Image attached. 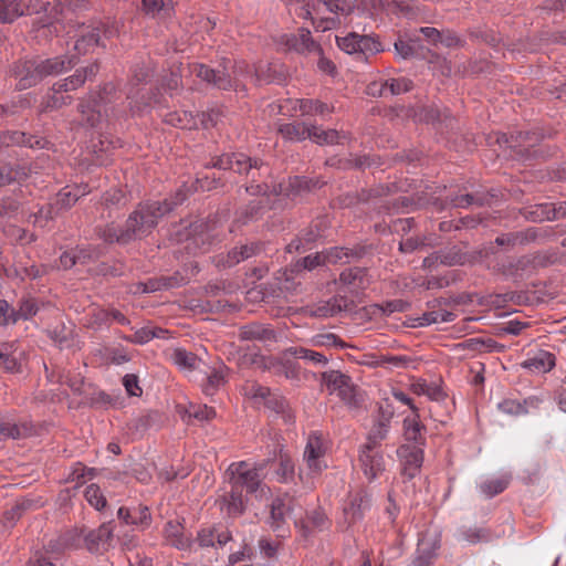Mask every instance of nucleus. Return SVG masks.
<instances>
[{
	"instance_id": "20e7f679",
	"label": "nucleus",
	"mask_w": 566,
	"mask_h": 566,
	"mask_svg": "<svg viewBox=\"0 0 566 566\" xmlns=\"http://www.w3.org/2000/svg\"><path fill=\"white\" fill-rule=\"evenodd\" d=\"M397 115L412 119L415 123L432 124L436 128L453 129L455 119L449 109H440L436 105L400 106Z\"/></svg>"
},
{
	"instance_id": "5701e85b",
	"label": "nucleus",
	"mask_w": 566,
	"mask_h": 566,
	"mask_svg": "<svg viewBox=\"0 0 566 566\" xmlns=\"http://www.w3.org/2000/svg\"><path fill=\"white\" fill-rule=\"evenodd\" d=\"M324 454L323 442L319 434L316 432L308 436L307 444L305 448L304 457L308 468L314 472H321L322 465L319 458Z\"/></svg>"
},
{
	"instance_id": "f8f14e48",
	"label": "nucleus",
	"mask_w": 566,
	"mask_h": 566,
	"mask_svg": "<svg viewBox=\"0 0 566 566\" xmlns=\"http://www.w3.org/2000/svg\"><path fill=\"white\" fill-rule=\"evenodd\" d=\"M113 538V527L111 523H104L84 537L85 547L92 554L102 555L112 547Z\"/></svg>"
},
{
	"instance_id": "412c9836",
	"label": "nucleus",
	"mask_w": 566,
	"mask_h": 566,
	"mask_svg": "<svg viewBox=\"0 0 566 566\" xmlns=\"http://www.w3.org/2000/svg\"><path fill=\"white\" fill-rule=\"evenodd\" d=\"M239 338L241 340H258L262 343L276 342V333L269 325L253 322L243 325L239 329Z\"/></svg>"
},
{
	"instance_id": "6e6d98bb",
	"label": "nucleus",
	"mask_w": 566,
	"mask_h": 566,
	"mask_svg": "<svg viewBox=\"0 0 566 566\" xmlns=\"http://www.w3.org/2000/svg\"><path fill=\"white\" fill-rule=\"evenodd\" d=\"M409 207H416V208H423L426 207V202H423V197L420 195H416L412 197H399L391 201L390 203L384 206V208L388 211L395 210L398 211L399 209L409 208Z\"/></svg>"
},
{
	"instance_id": "7c9ffc66",
	"label": "nucleus",
	"mask_w": 566,
	"mask_h": 566,
	"mask_svg": "<svg viewBox=\"0 0 566 566\" xmlns=\"http://www.w3.org/2000/svg\"><path fill=\"white\" fill-rule=\"evenodd\" d=\"M166 538L170 541L171 545L179 549L189 547V537L184 535V525L178 521H169L165 526Z\"/></svg>"
},
{
	"instance_id": "f704fd0d",
	"label": "nucleus",
	"mask_w": 566,
	"mask_h": 566,
	"mask_svg": "<svg viewBox=\"0 0 566 566\" xmlns=\"http://www.w3.org/2000/svg\"><path fill=\"white\" fill-rule=\"evenodd\" d=\"M284 356H291L297 359H305L313 363L314 365H326L328 363V358L324 354L301 346L287 348L284 352Z\"/></svg>"
},
{
	"instance_id": "39448f33",
	"label": "nucleus",
	"mask_w": 566,
	"mask_h": 566,
	"mask_svg": "<svg viewBox=\"0 0 566 566\" xmlns=\"http://www.w3.org/2000/svg\"><path fill=\"white\" fill-rule=\"evenodd\" d=\"M46 10L40 0H0V22L12 23L22 15H31Z\"/></svg>"
},
{
	"instance_id": "dca6fc26",
	"label": "nucleus",
	"mask_w": 566,
	"mask_h": 566,
	"mask_svg": "<svg viewBox=\"0 0 566 566\" xmlns=\"http://www.w3.org/2000/svg\"><path fill=\"white\" fill-rule=\"evenodd\" d=\"M77 111L81 115V123L90 127L98 126L104 117L103 106H99L95 95H85L80 98Z\"/></svg>"
},
{
	"instance_id": "7ed1b4c3",
	"label": "nucleus",
	"mask_w": 566,
	"mask_h": 566,
	"mask_svg": "<svg viewBox=\"0 0 566 566\" xmlns=\"http://www.w3.org/2000/svg\"><path fill=\"white\" fill-rule=\"evenodd\" d=\"M543 136L535 132H516L510 136L502 134L497 136L496 143L506 144L512 149V157L532 161L545 159L549 156L547 147L541 144Z\"/></svg>"
},
{
	"instance_id": "0e129e2a",
	"label": "nucleus",
	"mask_w": 566,
	"mask_h": 566,
	"mask_svg": "<svg viewBox=\"0 0 566 566\" xmlns=\"http://www.w3.org/2000/svg\"><path fill=\"white\" fill-rule=\"evenodd\" d=\"M373 307L381 311L385 315H390L395 312H406L410 307V303L403 300L387 301L382 304H375Z\"/></svg>"
},
{
	"instance_id": "58836bf2",
	"label": "nucleus",
	"mask_w": 566,
	"mask_h": 566,
	"mask_svg": "<svg viewBox=\"0 0 566 566\" xmlns=\"http://www.w3.org/2000/svg\"><path fill=\"white\" fill-rule=\"evenodd\" d=\"M338 163L343 164L339 166L343 169L358 170H365L371 166H380L382 164L380 157L374 155H363L355 158H346L345 160H339Z\"/></svg>"
},
{
	"instance_id": "473e14b6",
	"label": "nucleus",
	"mask_w": 566,
	"mask_h": 566,
	"mask_svg": "<svg viewBox=\"0 0 566 566\" xmlns=\"http://www.w3.org/2000/svg\"><path fill=\"white\" fill-rule=\"evenodd\" d=\"M520 214L527 221L542 222L544 220H553L552 203H538L520 209Z\"/></svg>"
},
{
	"instance_id": "c756f323",
	"label": "nucleus",
	"mask_w": 566,
	"mask_h": 566,
	"mask_svg": "<svg viewBox=\"0 0 566 566\" xmlns=\"http://www.w3.org/2000/svg\"><path fill=\"white\" fill-rule=\"evenodd\" d=\"M118 517L123 520L126 524L144 526H148L151 520L149 509L143 505H139L133 511L126 507H120L118 510Z\"/></svg>"
},
{
	"instance_id": "13d9d810",
	"label": "nucleus",
	"mask_w": 566,
	"mask_h": 566,
	"mask_svg": "<svg viewBox=\"0 0 566 566\" xmlns=\"http://www.w3.org/2000/svg\"><path fill=\"white\" fill-rule=\"evenodd\" d=\"M388 423L378 421L370 430L367 443L364 446L367 450L373 451L377 446H379L380 441L386 439L388 433Z\"/></svg>"
},
{
	"instance_id": "4d7b16f0",
	"label": "nucleus",
	"mask_w": 566,
	"mask_h": 566,
	"mask_svg": "<svg viewBox=\"0 0 566 566\" xmlns=\"http://www.w3.org/2000/svg\"><path fill=\"white\" fill-rule=\"evenodd\" d=\"M8 344L0 345V367L7 373H21V364L9 352Z\"/></svg>"
},
{
	"instance_id": "c9c22d12",
	"label": "nucleus",
	"mask_w": 566,
	"mask_h": 566,
	"mask_svg": "<svg viewBox=\"0 0 566 566\" xmlns=\"http://www.w3.org/2000/svg\"><path fill=\"white\" fill-rule=\"evenodd\" d=\"M455 315L452 312L438 310L423 313L421 316L413 318L412 327L428 326L438 322H452Z\"/></svg>"
},
{
	"instance_id": "6e6552de",
	"label": "nucleus",
	"mask_w": 566,
	"mask_h": 566,
	"mask_svg": "<svg viewBox=\"0 0 566 566\" xmlns=\"http://www.w3.org/2000/svg\"><path fill=\"white\" fill-rule=\"evenodd\" d=\"M9 75L15 81V88L19 91L28 90L40 83L35 59L13 62Z\"/></svg>"
},
{
	"instance_id": "09e8293b",
	"label": "nucleus",
	"mask_w": 566,
	"mask_h": 566,
	"mask_svg": "<svg viewBox=\"0 0 566 566\" xmlns=\"http://www.w3.org/2000/svg\"><path fill=\"white\" fill-rule=\"evenodd\" d=\"M358 59L360 61H366L368 54H376L384 51L379 40L374 36L360 35V40H358Z\"/></svg>"
},
{
	"instance_id": "8fccbe9b",
	"label": "nucleus",
	"mask_w": 566,
	"mask_h": 566,
	"mask_svg": "<svg viewBox=\"0 0 566 566\" xmlns=\"http://www.w3.org/2000/svg\"><path fill=\"white\" fill-rule=\"evenodd\" d=\"M310 139L318 145H334L339 143V132L336 129L324 130L315 125H311Z\"/></svg>"
},
{
	"instance_id": "864d4df0",
	"label": "nucleus",
	"mask_w": 566,
	"mask_h": 566,
	"mask_svg": "<svg viewBox=\"0 0 566 566\" xmlns=\"http://www.w3.org/2000/svg\"><path fill=\"white\" fill-rule=\"evenodd\" d=\"M348 380L349 376L339 370H329L322 374V381L331 392L339 391Z\"/></svg>"
},
{
	"instance_id": "4c0bfd02",
	"label": "nucleus",
	"mask_w": 566,
	"mask_h": 566,
	"mask_svg": "<svg viewBox=\"0 0 566 566\" xmlns=\"http://www.w3.org/2000/svg\"><path fill=\"white\" fill-rule=\"evenodd\" d=\"M264 207L265 203L262 199L251 200L237 212V220L243 224L256 220L262 216Z\"/></svg>"
},
{
	"instance_id": "79ce46f5",
	"label": "nucleus",
	"mask_w": 566,
	"mask_h": 566,
	"mask_svg": "<svg viewBox=\"0 0 566 566\" xmlns=\"http://www.w3.org/2000/svg\"><path fill=\"white\" fill-rule=\"evenodd\" d=\"M264 405L272 411L276 413H281L283 418L292 422L294 419L293 413L291 412L290 405L285 397L271 392L268 399L265 400Z\"/></svg>"
},
{
	"instance_id": "4be33fe9",
	"label": "nucleus",
	"mask_w": 566,
	"mask_h": 566,
	"mask_svg": "<svg viewBox=\"0 0 566 566\" xmlns=\"http://www.w3.org/2000/svg\"><path fill=\"white\" fill-rule=\"evenodd\" d=\"M326 185V181L321 178H308L305 176H294L289 178L285 188L286 196H302L315 189H321Z\"/></svg>"
},
{
	"instance_id": "6ab92c4d",
	"label": "nucleus",
	"mask_w": 566,
	"mask_h": 566,
	"mask_svg": "<svg viewBox=\"0 0 566 566\" xmlns=\"http://www.w3.org/2000/svg\"><path fill=\"white\" fill-rule=\"evenodd\" d=\"M289 49L296 51L301 54L315 53L322 55L323 48L317 43L306 28L298 29V34H292L286 39Z\"/></svg>"
},
{
	"instance_id": "ea45409f",
	"label": "nucleus",
	"mask_w": 566,
	"mask_h": 566,
	"mask_svg": "<svg viewBox=\"0 0 566 566\" xmlns=\"http://www.w3.org/2000/svg\"><path fill=\"white\" fill-rule=\"evenodd\" d=\"M311 125L305 123H287L280 126V133L287 139L291 140H304L310 138Z\"/></svg>"
},
{
	"instance_id": "37998d69",
	"label": "nucleus",
	"mask_w": 566,
	"mask_h": 566,
	"mask_svg": "<svg viewBox=\"0 0 566 566\" xmlns=\"http://www.w3.org/2000/svg\"><path fill=\"white\" fill-rule=\"evenodd\" d=\"M292 502L291 499H275L271 504V518L272 524L275 527H279L285 520L286 516H291L292 511L290 503Z\"/></svg>"
},
{
	"instance_id": "2f4dec72",
	"label": "nucleus",
	"mask_w": 566,
	"mask_h": 566,
	"mask_svg": "<svg viewBox=\"0 0 566 566\" xmlns=\"http://www.w3.org/2000/svg\"><path fill=\"white\" fill-rule=\"evenodd\" d=\"M101 44V28H87L85 32L76 40L74 44L75 51L80 54L87 53L92 48Z\"/></svg>"
},
{
	"instance_id": "a878e982",
	"label": "nucleus",
	"mask_w": 566,
	"mask_h": 566,
	"mask_svg": "<svg viewBox=\"0 0 566 566\" xmlns=\"http://www.w3.org/2000/svg\"><path fill=\"white\" fill-rule=\"evenodd\" d=\"M128 226L125 222L123 228L116 227L114 223H108L104 228H101L97 232L98 237L107 243H119L127 244L134 241V238L128 232Z\"/></svg>"
},
{
	"instance_id": "9b49d317",
	"label": "nucleus",
	"mask_w": 566,
	"mask_h": 566,
	"mask_svg": "<svg viewBox=\"0 0 566 566\" xmlns=\"http://www.w3.org/2000/svg\"><path fill=\"white\" fill-rule=\"evenodd\" d=\"M356 304L353 300L345 295H335L328 301L318 303L311 310V315L314 317H332L340 312H354Z\"/></svg>"
},
{
	"instance_id": "393cba45",
	"label": "nucleus",
	"mask_w": 566,
	"mask_h": 566,
	"mask_svg": "<svg viewBox=\"0 0 566 566\" xmlns=\"http://www.w3.org/2000/svg\"><path fill=\"white\" fill-rule=\"evenodd\" d=\"M370 505V495L367 491L360 490L353 497L350 505L344 509L348 524H354L364 515V511Z\"/></svg>"
},
{
	"instance_id": "5fc2aeb1",
	"label": "nucleus",
	"mask_w": 566,
	"mask_h": 566,
	"mask_svg": "<svg viewBox=\"0 0 566 566\" xmlns=\"http://www.w3.org/2000/svg\"><path fill=\"white\" fill-rule=\"evenodd\" d=\"M227 510L230 515H240L245 510V502L242 496V491L237 490L235 488L231 486V492L229 494V497H223Z\"/></svg>"
},
{
	"instance_id": "c85d7f7f",
	"label": "nucleus",
	"mask_w": 566,
	"mask_h": 566,
	"mask_svg": "<svg viewBox=\"0 0 566 566\" xmlns=\"http://www.w3.org/2000/svg\"><path fill=\"white\" fill-rule=\"evenodd\" d=\"M255 73L258 81L266 84H282L286 78V70L283 64L280 63H269L265 67L259 66Z\"/></svg>"
},
{
	"instance_id": "052dcab7",
	"label": "nucleus",
	"mask_w": 566,
	"mask_h": 566,
	"mask_svg": "<svg viewBox=\"0 0 566 566\" xmlns=\"http://www.w3.org/2000/svg\"><path fill=\"white\" fill-rule=\"evenodd\" d=\"M172 358L176 365L189 370L195 369L197 363L199 361V358L196 354L181 348L175 349Z\"/></svg>"
},
{
	"instance_id": "338daca9",
	"label": "nucleus",
	"mask_w": 566,
	"mask_h": 566,
	"mask_svg": "<svg viewBox=\"0 0 566 566\" xmlns=\"http://www.w3.org/2000/svg\"><path fill=\"white\" fill-rule=\"evenodd\" d=\"M337 45L340 50L348 54H357L358 55V48L357 44H359L358 40H360V35L352 32L347 34L344 38H336Z\"/></svg>"
},
{
	"instance_id": "c03bdc74",
	"label": "nucleus",
	"mask_w": 566,
	"mask_h": 566,
	"mask_svg": "<svg viewBox=\"0 0 566 566\" xmlns=\"http://www.w3.org/2000/svg\"><path fill=\"white\" fill-rule=\"evenodd\" d=\"M165 123L182 129L197 128V119L186 111L168 113L165 116Z\"/></svg>"
},
{
	"instance_id": "a18cd8bd",
	"label": "nucleus",
	"mask_w": 566,
	"mask_h": 566,
	"mask_svg": "<svg viewBox=\"0 0 566 566\" xmlns=\"http://www.w3.org/2000/svg\"><path fill=\"white\" fill-rule=\"evenodd\" d=\"M532 264L533 261L528 256L524 255L516 260H511L501 264L500 271L505 276L516 277L522 275V273L526 271Z\"/></svg>"
},
{
	"instance_id": "f3484780",
	"label": "nucleus",
	"mask_w": 566,
	"mask_h": 566,
	"mask_svg": "<svg viewBox=\"0 0 566 566\" xmlns=\"http://www.w3.org/2000/svg\"><path fill=\"white\" fill-rule=\"evenodd\" d=\"M266 463L268 462L256 464L251 471H244L240 474H235L233 478H229L231 486L241 491L245 489L248 493H255L258 490L263 491L260 471L266 467Z\"/></svg>"
},
{
	"instance_id": "a211bd4d",
	"label": "nucleus",
	"mask_w": 566,
	"mask_h": 566,
	"mask_svg": "<svg viewBox=\"0 0 566 566\" xmlns=\"http://www.w3.org/2000/svg\"><path fill=\"white\" fill-rule=\"evenodd\" d=\"M339 284L347 287L353 294H358L369 285L368 270L366 268H347L344 269L338 277Z\"/></svg>"
},
{
	"instance_id": "2eb2a0df",
	"label": "nucleus",
	"mask_w": 566,
	"mask_h": 566,
	"mask_svg": "<svg viewBox=\"0 0 566 566\" xmlns=\"http://www.w3.org/2000/svg\"><path fill=\"white\" fill-rule=\"evenodd\" d=\"M501 196V192L496 189H490L488 191H475L473 193L457 195L450 198V205L453 208H468L472 205L478 207L490 206L493 201H496Z\"/></svg>"
},
{
	"instance_id": "ddd939ff",
	"label": "nucleus",
	"mask_w": 566,
	"mask_h": 566,
	"mask_svg": "<svg viewBox=\"0 0 566 566\" xmlns=\"http://www.w3.org/2000/svg\"><path fill=\"white\" fill-rule=\"evenodd\" d=\"M40 82L48 77L59 75L77 63L76 56L59 55L50 59H35Z\"/></svg>"
},
{
	"instance_id": "b1692460",
	"label": "nucleus",
	"mask_w": 566,
	"mask_h": 566,
	"mask_svg": "<svg viewBox=\"0 0 566 566\" xmlns=\"http://www.w3.org/2000/svg\"><path fill=\"white\" fill-rule=\"evenodd\" d=\"M367 450L365 447L359 455V461L364 469L365 475L369 480H374L380 472L385 470L384 457L376 452Z\"/></svg>"
},
{
	"instance_id": "f03ea898",
	"label": "nucleus",
	"mask_w": 566,
	"mask_h": 566,
	"mask_svg": "<svg viewBox=\"0 0 566 566\" xmlns=\"http://www.w3.org/2000/svg\"><path fill=\"white\" fill-rule=\"evenodd\" d=\"M187 197L188 190L182 186L172 196L164 200L139 202L126 220L127 232L133 235L134 240L146 238L157 227L159 219L174 211Z\"/></svg>"
},
{
	"instance_id": "680f3d73",
	"label": "nucleus",
	"mask_w": 566,
	"mask_h": 566,
	"mask_svg": "<svg viewBox=\"0 0 566 566\" xmlns=\"http://www.w3.org/2000/svg\"><path fill=\"white\" fill-rule=\"evenodd\" d=\"M85 499L96 510L101 511L106 506V499L104 497L97 484H90L85 490Z\"/></svg>"
},
{
	"instance_id": "bf43d9fd",
	"label": "nucleus",
	"mask_w": 566,
	"mask_h": 566,
	"mask_svg": "<svg viewBox=\"0 0 566 566\" xmlns=\"http://www.w3.org/2000/svg\"><path fill=\"white\" fill-rule=\"evenodd\" d=\"M87 95H95L99 106H106L117 98V87L114 83H105L98 91L90 92Z\"/></svg>"
},
{
	"instance_id": "aec40b11",
	"label": "nucleus",
	"mask_w": 566,
	"mask_h": 566,
	"mask_svg": "<svg viewBox=\"0 0 566 566\" xmlns=\"http://www.w3.org/2000/svg\"><path fill=\"white\" fill-rule=\"evenodd\" d=\"M264 252V243L261 241H250L240 247L231 249L226 258L222 260L223 266L231 268L240 263L241 261L248 260L252 256L260 255Z\"/></svg>"
},
{
	"instance_id": "a19ab883",
	"label": "nucleus",
	"mask_w": 566,
	"mask_h": 566,
	"mask_svg": "<svg viewBox=\"0 0 566 566\" xmlns=\"http://www.w3.org/2000/svg\"><path fill=\"white\" fill-rule=\"evenodd\" d=\"M38 312L36 303L33 298H24L20 302L19 310L10 306V315L8 316V324H14L20 318L28 319L35 315Z\"/></svg>"
},
{
	"instance_id": "774afa93",
	"label": "nucleus",
	"mask_w": 566,
	"mask_h": 566,
	"mask_svg": "<svg viewBox=\"0 0 566 566\" xmlns=\"http://www.w3.org/2000/svg\"><path fill=\"white\" fill-rule=\"evenodd\" d=\"M507 485H509L507 479H496V480H491V481H488V482H484L483 484H481V490L486 496L493 497V496L502 493L507 488Z\"/></svg>"
},
{
	"instance_id": "69168bd1",
	"label": "nucleus",
	"mask_w": 566,
	"mask_h": 566,
	"mask_svg": "<svg viewBox=\"0 0 566 566\" xmlns=\"http://www.w3.org/2000/svg\"><path fill=\"white\" fill-rule=\"evenodd\" d=\"M438 254L440 264L453 266L463 263L464 255L455 247L448 251H438Z\"/></svg>"
},
{
	"instance_id": "e2e57ef3",
	"label": "nucleus",
	"mask_w": 566,
	"mask_h": 566,
	"mask_svg": "<svg viewBox=\"0 0 566 566\" xmlns=\"http://www.w3.org/2000/svg\"><path fill=\"white\" fill-rule=\"evenodd\" d=\"M78 197L75 193H72L71 191H65V189L61 190L55 199L53 200V203L55 208L59 210L60 213L63 211L69 210L71 207L75 205Z\"/></svg>"
},
{
	"instance_id": "bb28decb",
	"label": "nucleus",
	"mask_w": 566,
	"mask_h": 566,
	"mask_svg": "<svg viewBox=\"0 0 566 566\" xmlns=\"http://www.w3.org/2000/svg\"><path fill=\"white\" fill-rule=\"evenodd\" d=\"M555 365V355L546 350H538L534 357L522 363V367L537 373L551 371Z\"/></svg>"
},
{
	"instance_id": "423d86ee",
	"label": "nucleus",
	"mask_w": 566,
	"mask_h": 566,
	"mask_svg": "<svg viewBox=\"0 0 566 566\" xmlns=\"http://www.w3.org/2000/svg\"><path fill=\"white\" fill-rule=\"evenodd\" d=\"M217 228L218 221L214 218L197 219L186 228L187 238L192 239L200 249L207 250L214 241H221Z\"/></svg>"
},
{
	"instance_id": "603ef678",
	"label": "nucleus",
	"mask_w": 566,
	"mask_h": 566,
	"mask_svg": "<svg viewBox=\"0 0 566 566\" xmlns=\"http://www.w3.org/2000/svg\"><path fill=\"white\" fill-rule=\"evenodd\" d=\"M27 178L24 168L17 166L0 167V187L9 186L13 182L21 181Z\"/></svg>"
},
{
	"instance_id": "49530a36",
	"label": "nucleus",
	"mask_w": 566,
	"mask_h": 566,
	"mask_svg": "<svg viewBox=\"0 0 566 566\" xmlns=\"http://www.w3.org/2000/svg\"><path fill=\"white\" fill-rule=\"evenodd\" d=\"M36 505L38 502L30 499L18 501L12 509L4 512L3 518L9 523V527H12L28 510L35 507Z\"/></svg>"
},
{
	"instance_id": "3c124183",
	"label": "nucleus",
	"mask_w": 566,
	"mask_h": 566,
	"mask_svg": "<svg viewBox=\"0 0 566 566\" xmlns=\"http://www.w3.org/2000/svg\"><path fill=\"white\" fill-rule=\"evenodd\" d=\"M413 83L411 80L401 77V78H391L380 84L378 95L382 96L385 90L389 88L392 95H398L401 93L409 92L412 90Z\"/></svg>"
},
{
	"instance_id": "e433bc0d",
	"label": "nucleus",
	"mask_w": 566,
	"mask_h": 566,
	"mask_svg": "<svg viewBox=\"0 0 566 566\" xmlns=\"http://www.w3.org/2000/svg\"><path fill=\"white\" fill-rule=\"evenodd\" d=\"M294 523L296 526H298V524L301 525L303 536L307 537L311 530H314V528L323 530L325 527V525L327 523V516L325 515V513L323 511L314 510L313 512H311L307 515L306 522L303 520H301L300 522L294 520Z\"/></svg>"
},
{
	"instance_id": "f257e3e1",
	"label": "nucleus",
	"mask_w": 566,
	"mask_h": 566,
	"mask_svg": "<svg viewBox=\"0 0 566 566\" xmlns=\"http://www.w3.org/2000/svg\"><path fill=\"white\" fill-rule=\"evenodd\" d=\"M205 168L232 170L245 179V191L251 196H269L271 188L268 180L271 178V168L268 163L258 157H250L244 153H230L214 156Z\"/></svg>"
},
{
	"instance_id": "1a4fd4ad",
	"label": "nucleus",
	"mask_w": 566,
	"mask_h": 566,
	"mask_svg": "<svg viewBox=\"0 0 566 566\" xmlns=\"http://www.w3.org/2000/svg\"><path fill=\"white\" fill-rule=\"evenodd\" d=\"M401 463V475L412 480L420 473L423 463V449L420 446L405 443L397 449Z\"/></svg>"
},
{
	"instance_id": "cd10ccee",
	"label": "nucleus",
	"mask_w": 566,
	"mask_h": 566,
	"mask_svg": "<svg viewBox=\"0 0 566 566\" xmlns=\"http://www.w3.org/2000/svg\"><path fill=\"white\" fill-rule=\"evenodd\" d=\"M423 431H426V427L419 421L416 413L412 418L407 417L403 420V437L406 441L413 442L412 446H420L422 448L426 444Z\"/></svg>"
},
{
	"instance_id": "72a5a7b5",
	"label": "nucleus",
	"mask_w": 566,
	"mask_h": 566,
	"mask_svg": "<svg viewBox=\"0 0 566 566\" xmlns=\"http://www.w3.org/2000/svg\"><path fill=\"white\" fill-rule=\"evenodd\" d=\"M394 185H376L370 188H361L360 190L355 191L357 203H368L374 199L387 197L394 192Z\"/></svg>"
},
{
	"instance_id": "4468645a",
	"label": "nucleus",
	"mask_w": 566,
	"mask_h": 566,
	"mask_svg": "<svg viewBox=\"0 0 566 566\" xmlns=\"http://www.w3.org/2000/svg\"><path fill=\"white\" fill-rule=\"evenodd\" d=\"M325 265L323 251L315 254H310L296 260L283 272L285 283L293 282L295 279L302 276L305 271H313L318 266Z\"/></svg>"
},
{
	"instance_id": "de8ad7c7",
	"label": "nucleus",
	"mask_w": 566,
	"mask_h": 566,
	"mask_svg": "<svg viewBox=\"0 0 566 566\" xmlns=\"http://www.w3.org/2000/svg\"><path fill=\"white\" fill-rule=\"evenodd\" d=\"M87 148L92 154L96 156L97 160H101L103 163V155L111 151V149H114V143L108 139L106 136H103L102 134H97L96 136H93L90 139V143L87 145Z\"/></svg>"
},
{
	"instance_id": "0eeeda50",
	"label": "nucleus",
	"mask_w": 566,
	"mask_h": 566,
	"mask_svg": "<svg viewBox=\"0 0 566 566\" xmlns=\"http://www.w3.org/2000/svg\"><path fill=\"white\" fill-rule=\"evenodd\" d=\"M226 62L227 60L223 59L222 63L220 64L222 69H212L206 64L196 63L191 67V73L219 90L228 91L237 87V85L228 72Z\"/></svg>"
},
{
	"instance_id": "9d476101",
	"label": "nucleus",
	"mask_w": 566,
	"mask_h": 566,
	"mask_svg": "<svg viewBox=\"0 0 566 566\" xmlns=\"http://www.w3.org/2000/svg\"><path fill=\"white\" fill-rule=\"evenodd\" d=\"M98 71V62H93L85 67L77 69L73 75L54 83L52 91L55 93L75 91L83 86L86 81H93Z\"/></svg>"
}]
</instances>
